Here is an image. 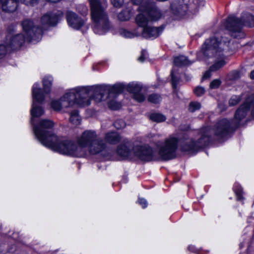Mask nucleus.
<instances>
[{"label": "nucleus", "mask_w": 254, "mask_h": 254, "mask_svg": "<svg viewBox=\"0 0 254 254\" xmlns=\"http://www.w3.org/2000/svg\"><path fill=\"white\" fill-rule=\"evenodd\" d=\"M54 124L51 120H43L40 127L35 128V135L38 140L45 146L61 154L80 157L84 155L81 147L74 141L64 139L48 129L52 128Z\"/></svg>", "instance_id": "f257e3e1"}, {"label": "nucleus", "mask_w": 254, "mask_h": 254, "mask_svg": "<svg viewBox=\"0 0 254 254\" xmlns=\"http://www.w3.org/2000/svg\"><path fill=\"white\" fill-rule=\"evenodd\" d=\"M235 127L233 122L230 124L226 119L219 121L212 129L210 127H202L199 132V137L196 142L192 139H187L181 143L182 149L184 151L194 152L206 145L213 135L221 138L229 134L231 129Z\"/></svg>", "instance_id": "f03ea898"}, {"label": "nucleus", "mask_w": 254, "mask_h": 254, "mask_svg": "<svg viewBox=\"0 0 254 254\" xmlns=\"http://www.w3.org/2000/svg\"><path fill=\"white\" fill-rule=\"evenodd\" d=\"M95 87L92 86H78L67 90L59 99L51 102V107L56 111H60L64 108L77 104L81 106H89L94 94Z\"/></svg>", "instance_id": "7ed1b4c3"}, {"label": "nucleus", "mask_w": 254, "mask_h": 254, "mask_svg": "<svg viewBox=\"0 0 254 254\" xmlns=\"http://www.w3.org/2000/svg\"><path fill=\"white\" fill-rule=\"evenodd\" d=\"M22 26L23 34L13 36L9 34L6 36V45H0V58L8 51L20 48L25 41H39L41 39L43 30L34 26L32 21L25 19L23 21Z\"/></svg>", "instance_id": "20e7f679"}, {"label": "nucleus", "mask_w": 254, "mask_h": 254, "mask_svg": "<svg viewBox=\"0 0 254 254\" xmlns=\"http://www.w3.org/2000/svg\"><path fill=\"white\" fill-rule=\"evenodd\" d=\"M222 39V41L215 37L207 39L197 54L198 59L206 61L212 57L223 56V51L228 50L230 41L226 38L223 37Z\"/></svg>", "instance_id": "39448f33"}, {"label": "nucleus", "mask_w": 254, "mask_h": 254, "mask_svg": "<svg viewBox=\"0 0 254 254\" xmlns=\"http://www.w3.org/2000/svg\"><path fill=\"white\" fill-rule=\"evenodd\" d=\"M248 26H254V16L250 13L244 14L241 19L232 16L228 17L226 27L231 32L232 36L235 38H242L243 33L242 29L244 25Z\"/></svg>", "instance_id": "423d86ee"}, {"label": "nucleus", "mask_w": 254, "mask_h": 254, "mask_svg": "<svg viewBox=\"0 0 254 254\" xmlns=\"http://www.w3.org/2000/svg\"><path fill=\"white\" fill-rule=\"evenodd\" d=\"M179 141L178 137L172 135L158 143V153L162 160H169L175 158Z\"/></svg>", "instance_id": "0eeeda50"}, {"label": "nucleus", "mask_w": 254, "mask_h": 254, "mask_svg": "<svg viewBox=\"0 0 254 254\" xmlns=\"http://www.w3.org/2000/svg\"><path fill=\"white\" fill-rule=\"evenodd\" d=\"M179 141L178 137L172 135L158 143V153L162 160H169L175 158Z\"/></svg>", "instance_id": "6e6552de"}, {"label": "nucleus", "mask_w": 254, "mask_h": 254, "mask_svg": "<svg viewBox=\"0 0 254 254\" xmlns=\"http://www.w3.org/2000/svg\"><path fill=\"white\" fill-rule=\"evenodd\" d=\"M32 97L33 103L32 105V108L31 110V124L33 125L34 132H35V128L36 127H40L41 120L38 125H35V118H38L44 114V110L43 108L37 105V103H42L45 99V95L44 93L41 91L40 88V84L38 83H35L32 87ZM45 120H47L45 119Z\"/></svg>", "instance_id": "1a4fd4ad"}, {"label": "nucleus", "mask_w": 254, "mask_h": 254, "mask_svg": "<svg viewBox=\"0 0 254 254\" xmlns=\"http://www.w3.org/2000/svg\"><path fill=\"white\" fill-rule=\"evenodd\" d=\"M76 142L81 147L82 153H84L85 149H87L90 154L95 153V132L94 130H86L76 138Z\"/></svg>", "instance_id": "9d476101"}, {"label": "nucleus", "mask_w": 254, "mask_h": 254, "mask_svg": "<svg viewBox=\"0 0 254 254\" xmlns=\"http://www.w3.org/2000/svg\"><path fill=\"white\" fill-rule=\"evenodd\" d=\"M124 89L133 94V98L139 102H143L145 99L143 94L140 93L142 89L141 86L137 83H130L127 85L122 83H118L114 85L110 89L109 95L111 94H119L122 92Z\"/></svg>", "instance_id": "9b49d317"}, {"label": "nucleus", "mask_w": 254, "mask_h": 254, "mask_svg": "<svg viewBox=\"0 0 254 254\" xmlns=\"http://www.w3.org/2000/svg\"><path fill=\"white\" fill-rule=\"evenodd\" d=\"M96 32L103 34L111 28L108 16L101 3L96 0Z\"/></svg>", "instance_id": "f8f14e48"}, {"label": "nucleus", "mask_w": 254, "mask_h": 254, "mask_svg": "<svg viewBox=\"0 0 254 254\" xmlns=\"http://www.w3.org/2000/svg\"><path fill=\"white\" fill-rule=\"evenodd\" d=\"M133 155L144 161L154 159L152 149L147 145H134L133 148Z\"/></svg>", "instance_id": "ddd939ff"}, {"label": "nucleus", "mask_w": 254, "mask_h": 254, "mask_svg": "<svg viewBox=\"0 0 254 254\" xmlns=\"http://www.w3.org/2000/svg\"><path fill=\"white\" fill-rule=\"evenodd\" d=\"M251 99H249L245 103L242 104L236 111L234 119L232 121L235 127H238L240 122L245 118L251 107H253L252 115L254 118V102L250 103L249 101Z\"/></svg>", "instance_id": "4468645a"}, {"label": "nucleus", "mask_w": 254, "mask_h": 254, "mask_svg": "<svg viewBox=\"0 0 254 254\" xmlns=\"http://www.w3.org/2000/svg\"><path fill=\"white\" fill-rule=\"evenodd\" d=\"M66 17L68 25L74 29L78 30L84 24V20L72 11H67Z\"/></svg>", "instance_id": "2eb2a0df"}, {"label": "nucleus", "mask_w": 254, "mask_h": 254, "mask_svg": "<svg viewBox=\"0 0 254 254\" xmlns=\"http://www.w3.org/2000/svg\"><path fill=\"white\" fill-rule=\"evenodd\" d=\"M133 148L131 142L127 139H124L123 143L118 146L117 153L123 157L131 156L133 154Z\"/></svg>", "instance_id": "dca6fc26"}, {"label": "nucleus", "mask_w": 254, "mask_h": 254, "mask_svg": "<svg viewBox=\"0 0 254 254\" xmlns=\"http://www.w3.org/2000/svg\"><path fill=\"white\" fill-rule=\"evenodd\" d=\"M138 9L139 11L142 12V13L136 16L135 19L136 23L139 27L142 28V29H143L144 28L150 25L149 24V19L147 17L149 15L143 5H140Z\"/></svg>", "instance_id": "f3484780"}, {"label": "nucleus", "mask_w": 254, "mask_h": 254, "mask_svg": "<svg viewBox=\"0 0 254 254\" xmlns=\"http://www.w3.org/2000/svg\"><path fill=\"white\" fill-rule=\"evenodd\" d=\"M163 27H154L150 25L147 27L144 28L141 32V35L145 38H156L163 31Z\"/></svg>", "instance_id": "a211bd4d"}, {"label": "nucleus", "mask_w": 254, "mask_h": 254, "mask_svg": "<svg viewBox=\"0 0 254 254\" xmlns=\"http://www.w3.org/2000/svg\"><path fill=\"white\" fill-rule=\"evenodd\" d=\"M62 15L60 12L58 14H45L41 18V23L44 26L55 25Z\"/></svg>", "instance_id": "6ab92c4d"}, {"label": "nucleus", "mask_w": 254, "mask_h": 254, "mask_svg": "<svg viewBox=\"0 0 254 254\" xmlns=\"http://www.w3.org/2000/svg\"><path fill=\"white\" fill-rule=\"evenodd\" d=\"M19 0H0V4L3 11L14 12L17 6Z\"/></svg>", "instance_id": "aec40b11"}, {"label": "nucleus", "mask_w": 254, "mask_h": 254, "mask_svg": "<svg viewBox=\"0 0 254 254\" xmlns=\"http://www.w3.org/2000/svg\"><path fill=\"white\" fill-rule=\"evenodd\" d=\"M151 21H156L162 16L161 11L156 7L150 8L149 5L145 7Z\"/></svg>", "instance_id": "412c9836"}, {"label": "nucleus", "mask_w": 254, "mask_h": 254, "mask_svg": "<svg viewBox=\"0 0 254 254\" xmlns=\"http://www.w3.org/2000/svg\"><path fill=\"white\" fill-rule=\"evenodd\" d=\"M171 7L173 13L176 15H184L187 10V5L180 2L173 3Z\"/></svg>", "instance_id": "4be33fe9"}, {"label": "nucleus", "mask_w": 254, "mask_h": 254, "mask_svg": "<svg viewBox=\"0 0 254 254\" xmlns=\"http://www.w3.org/2000/svg\"><path fill=\"white\" fill-rule=\"evenodd\" d=\"M121 139V136L116 132H108L105 136L106 141L112 144L119 142Z\"/></svg>", "instance_id": "5701e85b"}, {"label": "nucleus", "mask_w": 254, "mask_h": 254, "mask_svg": "<svg viewBox=\"0 0 254 254\" xmlns=\"http://www.w3.org/2000/svg\"><path fill=\"white\" fill-rule=\"evenodd\" d=\"M174 64L177 66L188 65L191 64L185 56H181L175 58Z\"/></svg>", "instance_id": "b1692460"}, {"label": "nucleus", "mask_w": 254, "mask_h": 254, "mask_svg": "<svg viewBox=\"0 0 254 254\" xmlns=\"http://www.w3.org/2000/svg\"><path fill=\"white\" fill-rule=\"evenodd\" d=\"M107 93V90L104 86L96 85V101H101L105 99L104 96Z\"/></svg>", "instance_id": "393cba45"}, {"label": "nucleus", "mask_w": 254, "mask_h": 254, "mask_svg": "<svg viewBox=\"0 0 254 254\" xmlns=\"http://www.w3.org/2000/svg\"><path fill=\"white\" fill-rule=\"evenodd\" d=\"M149 119L153 122L159 123L164 122L166 120V116L160 113H152L149 116Z\"/></svg>", "instance_id": "a878e982"}, {"label": "nucleus", "mask_w": 254, "mask_h": 254, "mask_svg": "<svg viewBox=\"0 0 254 254\" xmlns=\"http://www.w3.org/2000/svg\"><path fill=\"white\" fill-rule=\"evenodd\" d=\"M53 81V78L50 76H47L43 80V89L44 93L48 94L51 91V87Z\"/></svg>", "instance_id": "bb28decb"}, {"label": "nucleus", "mask_w": 254, "mask_h": 254, "mask_svg": "<svg viewBox=\"0 0 254 254\" xmlns=\"http://www.w3.org/2000/svg\"><path fill=\"white\" fill-rule=\"evenodd\" d=\"M69 121L72 124L75 126L80 124L81 117L79 115L78 111L74 110L70 113Z\"/></svg>", "instance_id": "cd10ccee"}, {"label": "nucleus", "mask_w": 254, "mask_h": 254, "mask_svg": "<svg viewBox=\"0 0 254 254\" xmlns=\"http://www.w3.org/2000/svg\"><path fill=\"white\" fill-rule=\"evenodd\" d=\"M161 100V96L155 93L149 95L148 97V101L153 104L159 103Z\"/></svg>", "instance_id": "c85d7f7f"}, {"label": "nucleus", "mask_w": 254, "mask_h": 254, "mask_svg": "<svg viewBox=\"0 0 254 254\" xmlns=\"http://www.w3.org/2000/svg\"><path fill=\"white\" fill-rule=\"evenodd\" d=\"M226 64L224 60H221L219 61L216 62L213 65L210 67L211 71H216L223 67Z\"/></svg>", "instance_id": "c756f323"}, {"label": "nucleus", "mask_w": 254, "mask_h": 254, "mask_svg": "<svg viewBox=\"0 0 254 254\" xmlns=\"http://www.w3.org/2000/svg\"><path fill=\"white\" fill-rule=\"evenodd\" d=\"M118 18L120 20L124 21L129 19L130 15L129 12L127 10H124L118 14Z\"/></svg>", "instance_id": "7c9ffc66"}, {"label": "nucleus", "mask_w": 254, "mask_h": 254, "mask_svg": "<svg viewBox=\"0 0 254 254\" xmlns=\"http://www.w3.org/2000/svg\"><path fill=\"white\" fill-rule=\"evenodd\" d=\"M201 108V104L197 102H191L190 103L189 109L190 111L194 112Z\"/></svg>", "instance_id": "2f4dec72"}, {"label": "nucleus", "mask_w": 254, "mask_h": 254, "mask_svg": "<svg viewBox=\"0 0 254 254\" xmlns=\"http://www.w3.org/2000/svg\"><path fill=\"white\" fill-rule=\"evenodd\" d=\"M121 35L126 38H133L134 36H138L140 35V33H133L127 30L123 29L121 31Z\"/></svg>", "instance_id": "473e14b6"}, {"label": "nucleus", "mask_w": 254, "mask_h": 254, "mask_svg": "<svg viewBox=\"0 0 254 254\" xmlns=\"http://www.w3.org/2000/svg\"><path fill=\"white\" fill-rule=\"evenodd\" d=\"M91 7V15L93 21L95 20V0H89Z\"/></svg>", "instance_id": "72a5a7b5"}, {"label": "nucleus", "mask_w": 254, "mask_h": 254, "mask_svg": "<svg viewBox=\"0 0 254 254\" xmlns=\"http://www.w3.org/2000/svg\"><path fill=\"white\" fill-rule=\"evenodd\" d=\"M108 106L111 109L116 110L120 109L121 105L115 100H112L108 103Z\"/></svg>", "instance_id": "f704fd0d"}, {"label": "nucleus", "mask_w": 254, "mask_h": 254, "mask_svg": "<svg viewBox=\"0 0 254 254\" xmlns=\"http://www.w3.org/2000/svg\"><path fill=\"white\" fill-rule=\"evenodd\" d=\"M241 100L240 97L237 95H233L229 101V104L231 106L237 105Z\"/></svg>", "instance_id": "c9c22d12"}, {"label": "nucleus", "mask_w": 254, "mask_h": 254, "mask_svg": "<svg viewBox=\"0 0 254 254\" xmlns=\"http://www.w3.org/2000/svg\"><path fill=\"white\" fill-rule=\"evenodd\" d=\"M114 127L118 129L124 128L126 127V123L123 120L120 119L116 121L114 124Z\"/></svg>", "instance_id": "e433bc0d"}, {"label": "nucleus", "mask_w": 254, "mask_h": 254, "mask_svg": "<svg viewBox=\"0 0 254 254\" xmlns=\"http://www.w3.org/2000/svg\"><path fill=\"white\" fill-rule=\"evenodd\" d=\"M241 76L240 73L237 70H234L229 73V77L230 80H235L239 79Z\"/></svg>", "instance_id": "4c0bfd02"}, {"label": "nucleus", "mask_w": 254, "mask_h": 254, "mask_svg": "<svg viewBox=\"0 0 254 254\" xmlns=\"http://www.w3.org/2000/svg\"><path fill=\"white\" fill-rule=\"evenodd\" d=\"M39 0H19V2L23 3L26 5L33 6L37 3Z\"/></svg>", "instance_id": "58836bf2"}, {"label": "nucleus", "mask_w": 254, "mask_h": 254, "mask_svg": "<svg viewBox=\"0 0 254 254\" xmlns=\"http://www.w3.org/2000/svg\"><path fill=\"white\" fill-rule=\"evenodd\" d=\"M194 92L196 96H201L204 94L205 90L201 86H197L194 89Z\"/></svg>", "instance_id": "ea45409f"}, {"label": "nucleus", "mask_w": 254, "mask_h": 254, "mask_svg": "<svg viewBox=\"0 0 254 254\" xmlns=\"http://www.w3.org/2000/svg\"><path fill=\"white\" fill-rule=\"evenodd\" d=\"M105 148V144L103 140L98 141L96 143V154L102 151Z\"/></svg>", "instance_id": "a19ab883"}, {"label": "nucleus", "mask_w": 254, "mask_h": 254, "mask_svg": "<svg viewBox=\"0 0 254 254\" xmlns=\"http://www.w3.org/2000/svg\"><path fill=\"white\" fill-rule=\"evenodd\" d=\"M221 84V81L219 79H214L210 83L211 89H216L219 87Z\"/></svg>", "instance_id": "79ce46f5"}, {"label": "nucleus", "mask_w": 254, "mask_h": 254, "mask_svg": "<svg viewBox=\"0 0 254 254\" xmlns=\"http://www.w3.org/2000/svg\"><path fill=\"white\" fill-rule=\"evenodd\" d=\"M77 10L82 15L86 14L87 12V8L83 4L79 5L77 8Z\"/></svg>", "instance_id": "37998d69"}, {"label": "nucleus", "mask_w": 254, "mask_h": 254, "mask_svg": "<svg viewBox=\"0 0 254 254\" xmlns=\"http://www.w3.org/2000/svg\"><path fill=\"white\" fill-rule=\"evenodd\" d=\"M172 81L173 87L175 88L178 82V78L175 76L174 69H172L171 71Z\"/></svg>", "instance_id": "c03bdc74"}, {"label": "nucleus", "mask_w": 254, "mask_h": 254, "mask_svg": "<svg viewBox=\"0 0 254 254\" xmlns=\"http://www.w3.org/2000/svg\"><path fill=\"white\" fill-rule=\"evenodd\" d=\"M113 5L116 7H120L124 3V0H111Z\"/></svg>", "instance_id": "a18cd8bd"}, {"label": "nucleus", "mask_w": 254, "mask_h": 254, "mask_svg": "<svg viewBox=\"0 0 254 254\" xmlns=\"http://www.w3.org/2000/svg\"><path fill=\"white\" fill-rule=\"evenodd\" d=\"M132 3L136 5H140L142 4L141 5H143L144 7H146V6H145L144 3H143V1H145V4H146L147 1L145 0H131Z\"/></svg>", "instance_id": "49530a36"}, {"label": "nucleus", "mask_w": 254, "mask_h": 254, "mask_svg": "<svg viewBox=\"0 0 254 254\" xmlns=\"http://www.w3.org/2000/svg\"><path fill=\"white\" fill-rule=\"evenodd\" d=\"M138 202L139 204L142 205L143 208H145L147 206V202L146 199L142 198H139Z\"/></svg>", "instance_id": "de8ad7c7"}, {"label": "nucleus", "mask_w": 254, "mask_h": 254, "mask_svg": "<svg viewBox=\"0 0 254 254\" xmlns=\"http://www.w3.org/2000/svg\"><path fill=\"white\" fill-rule=\"evenodd\" d=\"M212 71H211L210 70V69L206 71L204 73V75H203V76L202 77V79L203 80L207 79H208L209 78H210V76H211V72H212Z\"/></svg>", "instance_id": "09e8293b"}, {"label": "nucleus", "mask_w": 254, "mask_h": 254, "mask_svg": "<svg viewBox=\"0 0 254 254\" xmlns=\"http://www.w3.org/2000/svg\"><path fill=\"white\" fill-rule=\"evenodd\" d=\"M146 51H142L141 52V55L138 58V60L140 62H144L146 57Z\"/></svg>", "instance_id": "8fccbe9b"}, {"label": "nucleus", "mask_w": 254, "mask_h": 254, "mask_svg": "<svg viewBox=\"0 0 254 254\" xmlns=\"http://www.w3.org/2000/svg\"><path fill=\"white\" fill-rule=\"evenodd\" d=\"M237 199L239 200H242L243 197L242 196V191L240 190H238L235 191Z\"/></svg>", "instance_id": "3c124183"}, {"label": "nucleus", "mask_w": 254, "mask_h": 254, "mask_svg": "<svg viewBox=\"0 0 254 254\" xmlns=\"http://www.w3.org/2000/svg\"><path fill=\"white\" fill-rule=\"evenodd\" d=\"M250 77L251 79H254V70L251 72Z\"/></svg>", "instance_id": "603ef678"}]
</instances>
